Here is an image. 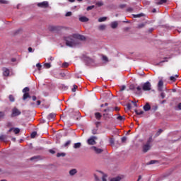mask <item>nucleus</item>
Here are the masks:
<instances>
[{
	"label": "nucleus",
	"mask_w": 181,
	"mask_h": 181,
	"mask_svg": "<svg viewBox=\"0 0 181 181\" xmlns=\"http://www.w3.org/2000/svg\"><path fill=\"white\" fill-rule=\"evenodd\" d=\"M66 45L69 47H74L78 43V40H86V37L80 34H74L69 37H65Z\"/></svg>",
	"instance_id": "1"
},
{
	"label": "nucleus",
	"mask_w": 181,
	"mask_h": 181,
	"mask_svg": "<svg viewBox=\"0 0 181 181\" xmlns=\"http://www.w3.org/2000/svg\"><path fill=\"white\" fill-rule=\"evenodd\" d=\"M151 144H152V137H150L147 141V142L144 145H143V152L144 153H146L148 151L151 150V148H152Z\"/></svg>",
	"instance_id": "2"
},
{
	"label": "nucleus",
	"mask_w": 181,
	"mask_h": 181,
	"mask_svg": "<svg viewBox=\"0 0 181 181\" xmlns=\"http://www.w3.org/2000/svg\"><path fill=\"white\" fill-rule=\"evenodd\" d=\"M94 177L95 181H101L100 177H102L103 181H107V175L101 171H98L97 174H95Z\"/></svg>",
	"instance_id": "3"
},
{
	"label": "nucleus",
	"mask_w": 181,
	"mask_h": 181,
	"mask_svg": "<svg viewBox=\"0 0 181 181\" xmlns=\"http://www.w3.org/2000/svg\"><path fill=\"white\" fill-rule=\"evenodd\" d=\"M21 114H22V112L17 107H13L11 110L12 118H13L15 117H18V115H21Z\"/></svg>",
	"instance_id": "4"
},
{
	"label": "nucleus",
	"mask_w": 181,
	"mask_h": 181,
	"mask_svg": "<svg viewBox=\"0 0 181 181\" xmlns=\"http://www.w3.org/2000/svg\"><path fill=\"white\" fill-rule=\"evenodd\" d=\"M98 139V138L95 136H90L87 142H88V145H96L97 144V142L95 141H97Z\"/></svg>",
	"instance_id": "5"
},
{
	"label": "nucleus",
	"mask_w": 181,
	"mask_h": 181,
	"mask_svg": "<svg viewBox=\"0 0 181 181\" xmlns=\"http://www.w3.org/2000/svg\"><path fill=\"white\" fill-rule=\"evenodd\" d=\"M90 149L93 151V152H94V153H96V155H100V153H103V152H104L103 148H100L95 146L90 147Z\"/></svg>",
	"instance_id": "6"
},
{
	"label": "nucleus",
	"mask_w": 181,
	"mask_h": 181,
	"mask_svg": "<svg viewBox=\"0 0 181 181\" xmlns=\"http://www.w3.org/2000/svg\"><path fill=\"white\" fill-rule=\"evenodd\" d=\"M151 87H152L151 83L149 81H147L145 83H144L143 90L144 91H151Z\"/></svg>",
	"instance_id": "7"
},
{
	"label": "nucleus",
	"mask_w": 181,
	"mask_h": 181,
	"mask_svg": "<svg viewBox=\"0 0 181 181\" xmlns=\"http://www.w3.org/2000/svg\"><path fill=\"white\" fill-rule=\"evenodd\" d=\"M37 6H39L40 8H47L49 6V3L47 1L38 3Z\"/></svg>",
	"instance_id": "8"
},
{
	"label": "nucleus",
	"mask_w": 181,
	"mask_h": 181,
	"mask_svg": "<svg viewBox=\"0 0 181 181\" xmlns=\"http://www.w3.org/2000/svg\"><path fill=\"white\" fill-rule=\"evenodd\" d=\"M158 91H163V81H159L158 83Z\"/></svg>",
	"instance_id": "9"
},
{
	"label": "nucleus",
	"mask_w": 181,
	"mask_h": 181,
	"mask_svg": "<svg viewBox=\"0 0 181 181\" xmlns=\"http://www.w3.org/2000/svg\"><path fill=\"white\" fill-rule=\"evenodd\" d=\"M110 28L112 29H117L118 28V21H113L110 23Z\"/></svg>",
	"instance_id": "10"
},
{
	"label": "nucleus",
	"mask_w": 181,
	"mask_h": 181,
	"mask_svg": "<svg viewBox=\"0 0 181 181\" xmlns=\"http://www.w3.org/2000/svg\"><path fill=\"white\" fill-rule=\"evenodd\" d=\"M79 21L80 22H88L90 19H88V18H87L86 16H81L79 17Z\"/></svg>",
	"instance_id": "11"
},
{
	"label": "nucleus",
	"mask_w": 181,
	"mask_h": 181,
	"mask_svg": "<svg viewBox=\"0 0 181 181\" xmlns=\"http://www.w3.org/2000/svg\"><path fill=\"white\" fill-rule=\"evenodd\" d=\"M3 74L6 77H8V76H9V69H8L6 68H4L3 69Z\"/></svg>",
	"instance_id": "12"
},
{
	"label": "nucleus",
	"mask_w": 181,
	"mask_h": 181,
	"mask_svg": "<svg viewBox=\"0 0 181 181\" xmlns=\"http://www.w3.org/2000/svg\"><path fill=\"white\" fill-rule=\"evenodd\" d=\"M98 30H105L107 25L105 24L100 25L98 27Z\"/></svg>",
	"instance_id": "13"
},
{
	"label": "nucleus",
	"mask_w": 181,
	"mask_h": 181,
	"mask_svg": "<svg viewBox=\"0 0 181 181\" xmlns=\"http://www.w3.org/2000/svg\"><path fill=\"white\" fill-rule=\"evenodd\" d=\"M143 108H144V111H149V110H151V105H149L148 103H146Z\"/></svg>",
	"instance_id": "14"
},
{
	"label": "nucleus",
	"mask_w": 181,
	"mask_h": 181,
	"mask_svg": "<svg viewBox=\"0 0 181 181\" xmlns=\"http://www.w3.org/2000/svg\"><path fill=\"white\" fill-rule=\"evenodd\" d=\"M76 173H77L76 169H72V170H69L70 176H74V175H76Z\"/></svg>",
	"instance_id": "15"
},
{
	"label": "nucleus",
	"mask_w": 181,
	"mask_h": 181,
	"mask_svg": "<svg viewBox=\"0 0 181 181\" xmlns=\"http://www.w3.org/2000/svg\"><path fill=\"white\" fill-rule=\"evenodd\" d=\"M146 23H141L137 25V29H142V28H145Z\"/></svg>",
	"instance_id": "16"
},
{
	"label": "nucleus",
	"mask_w": 181,
	"mask_h": 181,
	"mask_svg": "<svg viewBox=\"0 0 181 181\" xmlns=\"http://www.w3.org/2000/svg\"><path fill=\"white\" fill-rule=\"evenodd\" d=\"M81 147V143H76L74 145V149H78V148Z\"/></svg>",
	"instance_id": "17"
},
{
	"label": "nucleus",
	"mask_w": 181,
	"mask_h": 181,
	"mask_svg": "<svg viewBox=\"0 0 181 181\" xmlns=\"http://www.w3.org/2000/svg\"><path fill=\"white\" fill-rule=\"evenodd\" d=\"M28 98H30V95H29V93H24L23 96V100H25Z\"/></svg>",
	"instance_id": "18"
},
{
	"label": "nucleus",
	"mask_w": 181,
	"mask_h": 181,
	"mask_svg": "<svg viewBox=\"0 0 181 181\" xmlns=\"http://www.w3.org/2000/svg\"><path fill=\"white\" fill-rule=\"evenodd\" d=\"M95 117L96 119H101V113H100V112L95 113Z\"/></svg>",
	"instance_id": "19"
},
{
	"label": "nucleus",
	"mask_w": 181,
	"mask_h": 181,
	"mask_svg": "<svg viewBox=\"0 0 181 181\" xmlns=\"http://www.w3.org/2000/svg\"><path fill=\"white\" fill-rule=\"evenodd\" d=\"M54 117H56V114L54 113H50L48 115V119H53V118H54Z\"/></svg>",
	"instance_id": "20"
},
{
	"label": "nucleus",
	"mask_w": 181,
	"mask_h": 181,
	"mask_svg": "<svg viewBox=\"0 0 181 181\" xmlns=\"http://www.w3.org/2000/svg\"><path fill=\"white\" fill-rule=\"evenodd\" d=\"M166 2H168V0H160L156 3V5H163V4H166Z\"/></svg>",
	"instance_id": "21"
},
{
	"label": "nucleus",
	"mask_w": 181,
	"mask_h": 181,
	"mask_svg": "<svg viewBox=\"0 0 181 181\" xmlns=\"http://www.w3.org/2000/svg\"><path fill=\"white\" fill-rule=\"evenodd\" d=\"M6 138H8L6 135L1 134L0 136V141H6Z\"/></svg>",
	"instance_id": "22"
},
{
	"label": "nucleus",
	"mask_w": 181,
	"mask_h": 181,
	"mask_svg": "<svg viewBox=\"0 0 181 181\" xmlns=\"http://www.w3.org/2000/svg\"><path fill=\"white\" fill-rule=\"evenodd\" d=\"M98 22H105L107 21V17H101L98 18Z\"/></svg>",
	"instance_id": "23"
},
{
	"label": "nucleus",
	"mask_w": 181,
	"mask_h": 181,
	"mask_svg": "<svg viewBox=\"0 0 181 181\" xmlns=\"http://www.w3.org/2000/svg\"><path fill=\"white\" fill-rule=\"evenodd\" d=\"M14 134H19L21 132V129L19 128H13V129Z\"/></svg>",
	"instance_id": "24"
},
{
	"label": "nucleus",
	"mask_w": 181,
	"mask_h": 181,
	"mask_svg": "<svg viewBox=\"0 0 181 181\" xmlns=\"http://www.w3.org/2000/svg\"><path fill=\"white\" fill-rule=\"evenodd\" d=\"M57 158H60L61 156H62L64 158V156H66V153H58L57 154Z\"/></svg>",
	"instance_id": "25"
},
{
	"label": "nucleus",
	"mask_w": 181,
	"mask_h": 181,
	"mask_svg": "<svg viewBox=\"0 0 181 181\" xmlns=\"http://www.w3.org/2000/svg\"><path fill=\"white\" fill-rule=\"evenodd\" d=\"M117 118V119H119V121H125V117H124V116L119 115Z\"/></svg>",
	"instance_id": "26"
},
{
	"label": "nucleus",
	"mask_w": 181,
	"mask_h": 181,
	"mask_svg": "<svg viewBox=\"0 0 181 181\" xmlns=\"http://www.w3.org/2000/svg\"><path fill=\"white\" fill-rule=\"evenodd\" d=\"M135 112H136V114L137 115H142L143 114H144V111H142V110H135Z\"/></svg>",
	"instance_id": "27"
},
{
	"label": "nucleus",
	"mask_w": 181,
	"mask_h": 181,
	"mask_svg": "<svg viewBox=\"0 0 181 181\" xmlns=\"http://www.w3.org/2000/svg\"><path fill=\"white\" fill-rule=\"evenodd\" d=\"M158 160H152L150 162L147 163V165H154V163H157Z\"/></svg>",
	"instance_id": "28"
},
{
	"label": "nucleus",
	"mask_w": 181,
	"mask_h": 181,
	"mask_svg": "<svg viewBox=\"0 0 181 181\" xmlns=\"http://www.w3.org/2000/svg\"><path fill=\"white\" fill-rule=\"evenodd\" d=\"M162 132H163V130H162V129H160L156 134V136H159L162 134Z\"/></svg>",
	"instance_id": "29"
},
{
	"label": "nucleus",
	"mask_w": 181,
	"mask_h": 181,
	"mask_svg": "<svg viewBox=\"0 0 181 181\" xmlns=\"http://www.w3.org/2000/svg\"><path fill=\"white\" fill-rule=\"evenodd\" d=\"M9 100L11 102V103H13L15 101V98L13 97V95H10L9 97Z\"/></svg>",
	"instance_id": "30"
},
{
	"label": "nucleus",
	"mask_w": 181,
	"mask_h": 181,
	"mask_svg": "<svg viewBox=\"0 0 181 181\" xmlns=\"http://www.w3.org/2000/svg\"><path fill=\"white\" fill-rule=\"evenodd\" d=\"M29 90H30L29 88L25 87V88L23 89V93H24V94L27 93L28 92H29Z\"/></svg>",
	"instance_id": "31"
},
{
	"label": "nucleus",
	"mask_w": 181,
	"mask_h": 181,
	"mask_svg": "<svg viewBox=\"0 0 181 181\" xmlns=\"http://www.w3.org/2000/svg\"><path fill=\"white\" fill-rule=\"evenodd\" d=\"M44 66L46 69H50V67H52V66L49 63H45Z\"/></svg>",
	"instance_id": "32"
},
{
	"label": "nucleus",
	"mask_w": 181,
	"mask_h": 181,
	"mask_svg": "<svg viewBox=\"0 0 181 181\" xmlns=\"http://www.w3.org/2000/svg\"><path fill=\"white\" fill-rule=\"evenodd\" d=\"M104 112H110V111H112V108L111 107H107V109H105Z\"/></svg>",
	"instance_id": "33"
},
{
	"label": "nucleus",
	"mask_w": 181,
	"mask_h": 181,
	"mask_svg": "<svg viewBox=\"0 0 181 181\" xmlns=\"http://www.w3.org/2000/svg\"><path fill=\"white\" fill-rule=\"evenodd\" d=\"M119 180H121V177H117L112 178L110 181H119Z\"/></svg>",
	"instance_id": "34"
},
{
	"label": "nucleus",
	"mask_w": 181,
	"mask_h": 181,
	"mask_svg": "<svg viewBox=\"0 0 181 181\" xmlns=\"http://www.w3.org/2000/svg\"><path fill=\"white\" fill-rule=\"evenodd\" d=\"M36 135H37V132H33L31 134V138H35V137H36Z\"/></svg>",
	"instance_id": "35"
},
{
	"label": "nucleus",
	"mask_w": 181,
	"mask_h": 181,
	"mask_svg": "<svg viewBox=\"0 0 181 181\" xmlns=\"http://www.w3.org/2000/svg\"><path fill=\"white\" fill-rule=\"evenodd\" d=\"M4 117H5V113L4 112H0V119Z\"/></svg>",
	"instance_id": "36"
},
{
	"label": "nucleus",
	"mask_w": 181,
	"mask_h": 181,
	"mask_svg": "<svg viewBox=\"0 0 181 181\" xmlns=\"http://www.w3.org/2000/svg\"><path fill=\"white\" fill-rule=\"evenodd\" d=\"M165 62H168V58H165V60L161 61L160 63L156 64V66H159L160 63H165Z\"/></svg>",
	"instance_id": "37"
},
{
	"label": "nucleus",
	"mask_w": 181,
	"mask_h": 181,
	"mask_svg": "<svg viewBox=\"0 0 181 181\" xmlns=\"http://www.w3.org/2000/svg\"><path fill=\"white\" fill-rule=\"evenodd\" d=\"M70 144H71V141H66L65 144H64V146H69V145H70Z\"/></svg>",
	"instance_id": "38"
},
{
	"label": "nucleus",
	"mask_w": 181,
	"mask_h": 181,
	"mask_svg": "<svg viewBox=\"0 0 181 181\" xmlns=\"http://www.w3.org/2000/svg\"><path fill=\"white\" fill-rule=\"evenodd\" d=\"M141 16H144V13H140L134 16V18H141Z\"/></svg>",
	"instance_id": "39"
},
{
	"label": "nucleus",
	"mask_w": 181,
	"mask_h": 181,
	"mask_svg": "<svg viewBox=\"0 0 181 181\" xmlns=\"http://www.w3.org/2000/svg\"><path fill=\"white\" fill-rule=\"evenodd\" d=\"M39 159V156H34L30 158V160H37Z\"/></svg>",
	"instance_id": "40"
},
{
	"label": "nucleus",
	"mask_w": 181,
	"mask_h": 181,
	"mask_svg": "<svg viewBox=\"0 0 181 181\" xmlns=\"http://www.w3.org/2000/svg\"><path fill=\"white\" fill-rule=\"evenodd\" d=\"M36 67H37L38 70L40 71V69H42V64L38 63L36 64Z\"/></svg>",
	"instance_id": "41"
},
{
	"label": "nucleus",
	"mask_w": 181,
	"mask_h": 181,
	"mask_svg": "<svg viewBox=\"0 0 181 181\" xmlns=\"http://www.w3.org/2000/svg\"><path fill=\"white\" fill-rule=\"evenodd\" d=\"M78 86L76 85H74V88H72L73 93H76V90H77Z\"/></svg>",
	"instance_id": "42"
},
{
	"label": "nucleus",
	"mask_w": 181,
	"mask_h": 181,
	"mask_svg": "<svg viewBox=\"0 0 181 181\" xmlns=\"http://www.w3.org/2000/svg\"><path fill=\"white\" fill-rule=\"evenodd\" d=\"M28 52L29 53H33L35 52V49H33L32 47H28Z\"/></svg>",
	"instance_id": "43"
},
{
	"label": "nucleus",
	"mask_w": 181,
	"mask_h": 181,
	"mask_svg": "<svg viewBox=\"0 0 181 181\" xmlns=\"http://www.w3.org/2000/svg\"><path fill=\"white\" fill-rule=\"evenodd\" d=\"M87 11H91V9H94V6H90L88 7H87Z\"/></svg>",
	"instance_id": "44"
},
{
	"label": "nucleus",
	"mask_w": 181,
	"mask_h": 181,
	"mask_svg": "<svg viewBox=\"0 0 181 181\" xmlns=\"http://www.w3.org/2000/svg\"><path fill=\"white\" fill-rule=\"evenodd\" d=\"M170 80L171 81H176V78H175V76H170Z\"/></svg>",
	"instance_id": "45"
},
{
	"label": "nucleus",
	"mask_w": 181,
	"mask_h": 181,
	"mask_svg": "<svg viewBox=\"0 0 181 181\" xmlns=\"http://www.w3.org/2000/svg\"><path fill=\"white\" fill-rule=\"evenodd\" d=\"M103 60L104 62H108V57H107L106 56H103Z\"/></svg>",
	"instance_id": "46"
},
{
	"label": "nucleus",
	"mask_w": 181,
	"mask_h": 181,
	"mask_svg": "<svg viewBox=\"0 0 181 181\" xmlns=\"http://www.w3.org/2000/svg\"><path fill=\"white\" fill-rule=\"evenodd\" d=\"M160 97L162 99H163V98H165V97H166V95L165 94V93L163 92L160 93Z\"/></svg>",
	"instance_id": "47"
},
{
	"label": "nucleus",
	"mask_w": 181,
	"mask_h": 181,
	"mask_svg": "<svg viewBox=\"0 0 181 181\" xmlns=\"http://www.w3.org/2000/svg\"><path fill=\"white\" fill-rule=\"evenodd\" d=\"M49 153H52V155H54V153H56V151L54 150H52V149L49 150Z\"/></svg>",
	"instance_id": "48"
},
{
	"label": "nucleus",
	"mask_w": 181,
	"mask_h": 181,
	"mask_svg": "<svg viewBox=\"0 0 181 181\" xmlns=\"http://www.w3.org/2000/svg\"><path fill=\"white\" fill-rule=\"evenodd\" d=\"M122 142H127V137L124 136L122 138Z\"/></svg>",
	"instance_id": "49"
},
{
	"label": "nucleus",
	"mask_w": 181,
	"mask_h": 181,
	"mask_svg": "<svg viewBox=\"0 0 181 181\" xmlns=\"http://www.w3.org/2000/svg\"><path fill=\"white\" fill-rule=\"evenodd\" d=\"M65 16H71V11L67 12Z\"/></svg>",
	"instance_id": "50"
},
{
	"label": "nucleus",
	"mask_w": 181,
	"mask_h": 181,
	"mask_svg": "<svg viewBox=\"0 0 181 181\" xmlns=\"http://www.w3.org/2000/svg\"><path fill=\"white\" fill-rule=\"evenodd\" d=\"M127 88V86H125L124 85L122 86V88L120 89V91H124V90H125Z\"/></svg>",
	"instance_id": "51"
},
{
	"label": "nucleus",
	"mask_w": 181,
	"mask_h": 181,
	"mask_svg": "<svg viewBox=\"0 0 181 181\" xmlns=\"http://www.w3.org/2000/svg\"><path fill=\"white\" fill-rule=\"evenodd\" d=\"M132 103L134 107H138V104H136V102L132 101Z\"/></svg>",
	"instance_id": "52"
},
{
	"label": "nucleus",
	"mask_w": 181,
	"mask_h": 181,
	"mask_svg": "<svg viewBox=\"0 0 181 181\" xmlns=\"http://www.w3.org/2000/svg\"><path fill=\"white\" fill-rule=\"evenodd\" d=\"M0 4H8V1L5 0H0Z\"/></svg>",
	"instance_id": "53"
},
{
	"label": "nucleus",
	"mask_w": 181,
	"mask_h": 181,
	"mask_svg": "<svg viewBox=\"0 0 181 181\" xmlns=\"http://www.w3.org/2000/svg\"><path fill=\"white\" fill-rule=\"evenodd\" d=\"M62 66H63L64 67H67V66H69V63L65 62V63H64V64H62Z\"/></svg>",
	"instance_id": "54"
},
{
	"label": "nucleus",
	"mask_w": 181,
	"mask_h": 181,
	"mask_svg": "<svg viewBox=\"0 0 181 181\" xmlns=\"http://www.w3.org/2000/svg\"><path fill=\"white\" fill-rule=\"evenodd\" d=\"M97 5H98V6H103V5H104V4H103V2H98V3H97Z\"/></svg>",
	"instance_id": "55"
},
{
	"label": "nucleus",
	"mask_w": 181,
	"mask_h": 181,
	"mask_svg": "<svg viewBox=\"0 0 181 181\" xmlns=\"http://www.w3.org/2000/svg\"><path fill=\"white\" fill-rule=\"evenodd\" d=\"M92 134H93V135H95V134H97V130L95 129L92 130Z\"/></svg>",
	"instance_id": "56"
},
{
	"label": "nucleus",
	"mask_w": 181,
	"mask_h": 181,
	"mask_svg": "<svg viewBox=\"0 0 181 181\" xmlns=\"http://www.w3.org/2000/svg\"><path fill=\"white\" fill-rule=\"evenodd\" d=\"M127 107L129 110H131V108H132L131 104H129V103L127 104Z\"/></svg>",
	"instance_id": "57"
},
{
	"label": "nucleus",
	"mask_w": 181,
	"mask_h": 181,
	"mask_svg": "<svg viewBox=\"0 0 181 181\" xmlns=\"http://www.w3.org/2000/svg\"><path fill=\"white\" fill-rule=\"evenodd\" d=\"M136 90H137L138 91H141L142 88H141V86H138V87L136 88Z\"/></svg>",
	"instance_id": "58"
},
{
	"label": "nucleus",
	"mask_w": 181,
	"mask_h": 181,
	"mask_svg": "<svg viewBox=\"0 0 181 181\" xmlns=\"http://www.w3.org/2000/svg\"><path fill=\"white\" fill-rule=\"evenodd\" d=\"M13 131V127L11 128L8 132L7 134H9V132H12Z\"/></svg>",
	"instance_id": "59"
},
{
	"label": "nucleus",
	"mask_w": 181,
	"mask_h": 181,
	"mask_svg": "<svg viewBox=\"0 0 181 181\" xmlns=\"http://www.w3.org/2000/svg\"><path fill=\"white\" fill-rule=\"evenodd\" d=\"M177 108L178 110H181V103L178 104Z\"/></svg>",
	"instance_id": "60"
},
{
	"label": "nucleus",
	"mask_w": 181,
	"mask_h": 181,
	"mask_svg": "<svg viewBox=\"0 0 181 181\" xmlns=\"http://www.w3.org/2000/svg\"><path fill=\"white\" fill-rule=\"evenodd\" d=\"M141 179H142V176H141V175H139V178H138V180H137V181H140Z\"/></svg>",
	"instance_id": "61"
},
{
	"label": "nucleus",
	"mask_w": 181,
	"mask_h": 181,
	"mask_svg": "<svg viewBox=\"0 0 181 181\" xmlns=\"http://www.w3.org/2000/svg\"><path fill=\"white\" fill-rule=\"evenodd\" d=\"M41 103H42V102H40V100H37V105H40Z\"/></svg>",
	"instance_id": "62"
},
{
	"label": "nucleus",
	"mask_w": 181,
	"mask_h": 181,
	"mask_svg": "<svg viewBox=\"0 0 181 181\" xmlns=\"http://www.w3.org/2000/svg\"><path fill=\"white\" fill-rule=\"evenodd\" d=\"M33 101H36V96H33Z\"/></svg>",
	"instance_id": "63"
},
{
	"label": "nucleus",
	"mask_w": 181,
	"mask_h": 181,
	"mask_svg": "<svg viewBox=\"0 0 181 181\" xmlns=\"http://www.w3.org/2000/svg\"><path fill=\"white\" fill-rule=\"evenodd\" d=\"M100 122H97L95 123L96 127H98V125H100Z\"/></svg>",
	"instance_id": "64"
}]
</instances>
